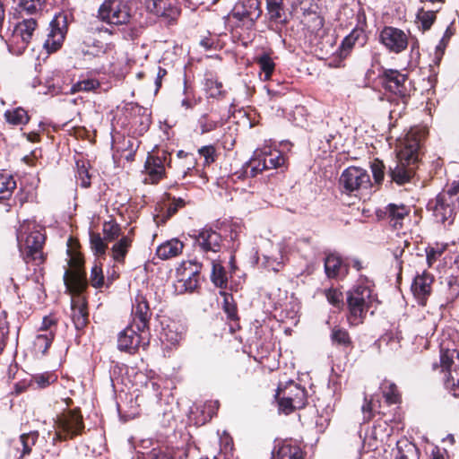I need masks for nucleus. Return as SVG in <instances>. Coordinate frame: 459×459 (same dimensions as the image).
<instances>
[{
    "instance_id": "nucleus-33",
    "label": "nucleus",
    "mask_w": 459,
    "mask_h": 459,
    "mask_svg": "<svg viewBox=\"0 0 459 459\" xmlns=\"http://www.w3.org/2000/svg\"><path fill=\"white\" fill-rule=\"evenodd\" d=\"M204 87L207 98L218 99L223 97L226 93V91L222 90V82H219L218 79L212 75L204 79Z\"/></svg>"
},
{
    "instance_id": "nucleus-2",
    "label": "nucleus",
    "mask_w": 459,
    "mask_h": 459,
    "mask_svg": "<svg viewBox=\"0 0 459 459\" xmlns=\"http://www.w3.org/2000/svg\"><path fill=\"white\" fill-rule=\"evenodd\" d=\"M132 323L117 336V349L134 353L141 343V333L149 331L152 312L145 297L138 294L132 306Z\"/></svg>"
},
{
    "instance_id": "nucleus-29",
    "label": "nucleus",
    "mask_w": 459,
    "mask_h": 459,
    "mask_svg": "<svg viewBox=\"0 0 459 459\" xmlns=\"http://www.w3.org/2000/svg\"><path fill=\"white\" fill-rule=\"evenodd\" d=\"M211 281L221 290H224L228 286V275L221 261H212Z\"/></svg>"
},
{
    "instance_id": "nucleus-22",
    "label": "nucleus",
    "mask_w": 459,
    "mask_h": 459,
    "mask_svg": "<svg viewBox=\"0 0 459 459\" xmlns=\"http://www.w3.org/2000/svg\"><path fill=\"white\" fill-rule=\"evenodd\" d=\"M63 278L66 290L71 293H82L88 286L86 273L79 269L71 274L68 271H65Z\"/></svg>"
},
{
    "instance_id": "nucleus-17",
    "label": "nucleus",
    "mask_w": 459,
    "mask_h": 459,
    "mask_svg": "<svg viewBox=\"0 0 459 459\" xmlns=\"http://www.w3.org/2000/svg\"><path fill=\"white\" fill-rule=\"evenodd\" d=\"M130 114L133 116L131 124L134 128V134L139 136L143 135L149 130L152 124L151 112L144 107L132 103Z\"/></svg>"
},
{
    "instance_id": "nucleus-12",
    "label": "nucleus",
    "mask_w": 459,
    "mask_h": 459,
    "mask_svg": "<svg viewBox=\"0 0 459 459\" xmlns=\"http://www.w3.org/2000/svg\"><path fill=\"white\" fill-rule=\"evenodd\" d=\"M48 30L43 47L48 53H54L62 47L67 33V15L65 13H56L49 22Z\"/></svg>"
},
{
    "instance_id": "nucleus-41",
    "label": "nucleus",
    "mask_w": 459,
    "mask_h": 459,
    "mask_svg": "<svg viewBox=\"0 0 459 459\" xmlns=\"http://www.w3.org/2000/svg\"><path fill=\"white\" fill-rule=\"evenodd\" d=\"M453 34H454V31L450 28V26H448L446 28V30H445L443 37L439 40V43L436 46L435 57L433 60L435 65H438L440 63L442 56L445 53V49L447 46V43H448L450 38L453 36Z\"/></svg>"
},
{
    "instance_id": "nucleus-42",
    "label": "nucleus",
    "mask_w": 459,
    "mask_h": 459,
    "mask_svg": "<svg viewBox=\"0 0 459 459\" xmlns=\"http://www.w3.org/2000/svg\"><path fill=\"white\" fill-rule=\"evenodd\" d=\"M438 9L425 11L423 8H420L418 11L417 19L423 30L430 29V27L432 26L433 22L436 20V13Z\"/></svg>"
},
{
    "instance_id": "nucleus-56",
    "label": "nucleus",
    "mask_w": 459,
    "mask_h": 459,
    "mask_svg": "<svg viewBox=\"0 0 459 459\" xmlns=\"http://www.w3.org/2000/svg\"><path fill=\"white\" fill-rule=\"evenodd\" d=\"M51 378L52 376L49 373H44L33 376L32 380L37 385L38 388L43 389L48 387L54 381Z\"/></svg>"
},
{
    "instance_id": "nucleus-9",
    "label": "nucleus",
    "mask_w": 459,
    "mask_h": 459,
    "mask_svg": "<svg viewBox=\"0 0 459 459\" xmlns=\"http://www.w3.org/2000/svg\"><path fill=\"white\" fill-rule=\"evenodd\" d=\"M378 78L386 91L394 93L402 100L403 108H404L409 96L405 85L408 75L396 69H383L378 74Z\"/></svg>"
},
{
    "instance_id": "nucleus-19",
    "label": "nucleus",
    "mask_w": 459,
    "mask_h": 459,
    "mask_svg": "<svg viewBox=\"0 0 459 459\" xmlns=\"http://www.w3.org/2000/svg\"><path fill=\"white\" fill-rule=\"evenodd\" d=\"M184 326L174 320H165L161 322V330L160 333V339L167 345H177L182 339L184 334Z\"/></svg>"
},
{
    "instance_id": "nucleus-52",
    "label": "nucleus",
    "mask_w": 459,
    "mask_h": 459,
    "mask_svg": "<svg viewBox=\"0 0 459 459\" xmlns=\"http://www.w3.org/2000/svg\"><path fill=\"white\" fill-rule=\"evenodd\" d=\"M75 177L81 187L87 188L91 186V176L88 169L83 164L79 166L77 163V173Z\"/></svg>"
},
{
    "instance_id": "nucleus-30",
    "label": "nucleus",
    "mask_w": 459,
    "mask_h": 459,
    "mask_svg": "<svg viewBox=\"0 0 459 459\" xmlns=\"http://www.w3.org/2000/svg\"><path fill=\"white\" fill-rule=\"evenodd\" d=\"M395 459H419V449L415 444L402 439L396 443Z\"/></svg>"
},
{
    "instance_id": "nucleus-61",
    "label": "nucleus",
    "mask_w": 459,
    "mask_h": 459,
    "mask_svg": "<svg viewBox=\"0 0 459 459\" xmlns=\"http://www.w3.org/2000/svg\"><path fill=\"white\" fill-rule=\"evenodd\" d=\"M198 285L197 271L193 272L184 282L186 290L193 291Z\"/></svg>"
},
{
    "instance_id": "nucleus-27",
    "label": "nucleus",
    "mask_w": 459,
    "mask_h": 459,
    "mask_svg": "<svg viewBox=\"0 0 459 459\" xmlns=\"http://www.w3.org/2000/svg\"><path fill=\"white\" fill-rule=\"evenodd\" d=\"M4 117L5 121L12 126H25L30 121V116L27 110L22 107L8 108L4 111Z\"/></svg>"
},
{
    "instance_id": "nucleus-13",
    "label": "nucleus",
    "mask_w": 459,
    "mask_h": 459,
    "mask_svg": "<svg viewBox=\"0 0 459 459\" xmlns=\"http://www.w3.org/2000/svg\"><path fill=\"white\" fill-rule=\"evenodd\" d=\"M262 14L258 0H238L231 10L230 15L238 22H242L247 29H251Z\"/></svg>"
},
{
    "instance_id": "nucleus-20",
    "label": "nucleus",
    "mask_w": 459,
    "mask_h": 459,
    "mask_svg": "<svg viewBox=\"0 0 459 459\" xmlns=\"http://www.w3.org/2000/svg\"><path fill=\"white\" fill-rule=\"evenodd\" d=\"M144 3L147 10L157 16L173 20L178 14V9L169 0H144Z\"/></svg>"
},
{
    "instance_id": "nucleus-24",
    "label": "nucleus",
    "mask_w": 459,
    "mask_h": 459,
    "mask_svg": "<svg viewBox=\"0 0 459 459\" xmlns=\"http://www.w3.org/2000/svg\"><path fill=\"white\" fill-rule=\"evenodd\" d=\"M383 212L389 223H391L393 227L397 228L398 226L402 227L403 219L410 212V208L403 204H389L385 207Z\"/></svg>"
},
{
    "instance_id": "nucleus-44",
    "label": "nucleus",
    "mask_w": 459,
    "mask_h": 459,
    "mask_svg": "<svg viewBox=\"0 0 459 459\" xmlns=\"http://www.w3.org/2000/svg\"><path fill=\"white\" fill-rule=\"evenodd\" d=\"M89 236L91 248L93 251V253L97 255H104L106 254L107 249V245L104 242V237L101 238V236L99 233H95L91 230L89 232Z\"/></svg>"
},
{
    "instance_id": "nucleus-34",
    "label": "nucleus",
    "mask_w": 459,
    "mask_h": 459,
    "mask_svg": "<svg viewBox=\"0 0 459 459\" xmlns=\"http://www.w3.org/2000/svg\"><path fill=\"white\" fill-rule=\"evenodd\" d=\"M331 342L336 347L343 349L351 348L352 342L347 330L340 327H333L331 332Z\"/></svg>"
},
{
    "instance_id": "nucleus-26",
    "label": "nucleus",
    "mask_w": 459,
    "mask_h": 459,
    "mask_svg": "<svg viewBox=\"0 0 459 459\" xmlns=\"http://www.w3.org/2000/svg\"><path fill=\"white\" fill-rule=\"evenodd\" d=\"M184 244L178 238H172L160 244L156 249V255L162 260H168L181 254Z\"/></svg>"
},
{
    "instance_id": "nucleus-50",
    "label": "nucleus",
    "mask_w": 459,
    "mask_h": 459,
    "mask_svg": "<svg viewBox=\"0 0 459 459\" xmlns=\"http://www.w3.org/2000/svg\"><path fill=\"white\" fill-rule=\"evenodd\" d=\"M250 159L254 160L248 166L250 178H255L264 170H266L264 168V164H262V152H258L255 151Z\"/></svg>"
},
{
    "instance_id": "nucleus-43",
    "label": "nucleus",
    "mask_w": 459,
    "mask_h": 459,
    "mask_svg": "<svg viewBox=\"0 0 459 459\" xmlns=\"http://www.w3.org/2000/svg\"><path fill=\"white\" fill-rule=\"evenodd\" d=\"M256 63L259 65L261 71L264 73L265 79H269L275 67V64L270 55L264 52L256 57Z\"/></svg>"
},
{
    "instance_id": "nucleus-49",
    "label": "nucleus",
    "mask_w": 459,
    "mask_h": 459,
    "mask_svg": "<svg viewBox=\"0 0 459 459\" xmlns=\"http://www.w3.org/2000/svg\"><path fill=\"white\" fill-rule=\"evenodd\" d=\"M370 169L376 184H381L385 174V166L384 162L378 159H375L370 163Z\"/></svg>"
},
{
    "instance_id": "nucleus-25",
    "label": "nucleus",
    "mask_w": 459,
    "mask_h": 459,
    "mask_svg": "<svg viewBox=\"0 0 459 459\" xmlns=\"http://www.w3.org/2000/svg\"><path fill=\"white\" fill-rule=\"evenodd\" d=\"M38 438V431L23 433L19 437V440L15 445L18 459H23L24 457L30 455L32 447L35 446Z\"/></svg>"
},
{
    "instance_id": "nucleus-28",
    "label": "nucleus",
    "mask_w": 459,
    "mask_h": 459,
    "mask_svg": "<svg viewBox=\"0 0 459 459\" xmlns=\"http://www.w3.org/2000/svg\"><path fill=\"white\" fill-rule=\"evenodd\" d=\"M144 168L148 175L153 180L160 179L165 173V165L161 163V160L154 154H148Z\"/></svg>"
},
{
    "instance_id": "nucleus-14",
    "label": "nucleus",
    "mask_w": 459,
    "mask_h": 459,
    "mask_svg": "<svg viewBox=\"0 0 459 459\" xmlns=\"http://www.w3.org/2000/svg\"><path fill=\"white\" fill-rule=\"evenodd\" d=\"M379 41L391 53L399 54L408 47L405 32L398 28L385 26L379 33Z\"/></svg>"
},
{
    "instance_id": "nucleus-48",
    "label": "nucleus",
    "mask_w": 459,
    "mask_h": 459,
    "mask_svg": "<svg viewBox=\"0 0 459 459\" xmlns=\"http://www.w3.org/2000/svg\"><path fill=\"white\" fill-rule=\"evenodd\" d=\"M82 44L86 48H92V51L82 49L84 53H90L93 56H98L100 53L105 52L103 43L100 40H98L90 35H86L83 37Z\"/></svg>"
},
{
    "instance_id": "nucleus-6",
    "label": "nucleus",
    "mask_w": 459,
    "mask_h": 459,
    "mask_svg": "<svg viewBox=\"0 0 459 459\" xmlns=\"http://www.w3.org/2000/svg\"><path fill=\"white\" fill-rule=\"evenodd\" d=\"M55 424L56 430L53 437V444L73 439L81 435L85 428L82 416L76 410H70L57 416Z\"/></svg>"
},
{
    "instance_id": "nucleus-21",
    "label": "nucleus",
    "mask_w": 459,
    "mask_h": 459,
    "mask_svg": "<svg viewBox=\"0 0 459 459\" xmlns=\"http://www.w3.org/2000/svg\"><path fill=\"white\" fill-rule=\"evenodd\" d=\"M272 453L273 459H304L301 448L287 439L279 442Z\"/></svg>"
},
{
    "instance_id": "nucleus-5",
    "label": "nucleus",
    "mask_w": 459,
    "mask_h": 459,
    "mask_svg": "<svg viewBox=\"0 0 459 459\" xmlns=\"http://www.w3.org/2000/svg\"><path fill=\"white\" fill-rule=\"evenodd\" d=\"M419 142L414 140L398 152L396 160L388 167L387 176L390 182L402 186L411 181L419 161Z\"/></svg>"
},
{
    "instance_id": "nucleus-8",
    "label": "nucleus",
    "mask_w": 459,
    "mask_h": 459,
    "mask_svg": "<svg viewBox=\"0 0 459 459\" xmlns=\"http://www.w3.org/2000/svg\"><path fill=\"white\" fill-rule=\"evenodd\" d=\"M371 186L369 174L360 167H348L342 172L339 178L342 192L348 195L360 189H368Z\"/></svg>"
},
{
    "instance_id": "nucleus-55",
    "label": "nucleus",
    "mask_w": 459,
    "mask_h": 459,
    "mask_svg": "<svg viewBox=\"0 0 459 459\" xmlns=\"http://www.w3.org/2000/svg\"><path fill=\"white\" fill-rule=\"evenodd\" d=\"M253 160V159H249L242 165L238 170L235 171L230 176V178L232 180V182L235 183L237 180H243L245 178H250L248 166L252 163Z\"/></svg>"
},
{
    "instance_id": "nucleus-18",
    "label": "nucleus",
    "mask_w": 459,
    "mask_h": 459,
    "mask_svg": "<svg viewBox=\"0 0 459 459\" xmlns=\"http://www.w3.org/2000/svg\"><path fill=\"white\" fill-rule=\"evenodd\" d=\"M433 281V275L426 270L418 273L412 281L411 291L421 305L425 304L427 298L430 295Z\"/></svg>"
},
{
    "instance_id": "nucleus-57",
    "label": "nucleus",
    "mask_w": 459,
    "mask_h": 459,
    "mask_svg": "<svg viewBox=\"0 0 459 459\" xmlns=\"http://www.w3.org/2000/svg\"><path fill=\"white\" fill-rule=\"evenodd\" d=\"M325 296L328 302L334 307H339L342 303V294L335 289L327 290Z\"/></svg>"
},
{
    "instance_id": "nucleus-62",
    "label": "nucleus",
    "mask_w": 459,
    "mask_h": 459,
    "mask_svg": "<svg viewBox=\"0 0 459 459\" xmlns=\"http://www.w3.org/2000/svg\"><path fill=\"white\" fill-rule=\"evenodd\" d=\"M442 254V251H439L432 247H428L426 248V259L429 266H431L432 264L437 260V256Z\"/></svg>"
},
{
    "instance_id": "nucleus-3",
    "label": "nucleus",
    "mask_w": 459,
    "mask_h": 459,
    "mask_svg": "<svg viewBox=\"0 0 459 459\" xmlns=\"http://www.w3.org/2000/svg\"><path fill=\"white\" fill-rule=\"evenodd\" d=\"M372 287V282L363 278L347 291L346 301L349 310L347 318L351 325L361 324L370 307L377 301Z\"/></svg>"
},
{
    "instance_id": "nucleus-46",
    "label": "nucleus",
    "mask_w": 459,
    "mask_h": 459,
    "mask_svg": "<svg viewBox=\"0 0 459 459\" xmlns=\"http://www.w3.org/2000/svg\"><path fill=\"white\" fill-rule=\"evenodd\" d=\"M197 125L200 127V134L210 133L221 126L219 121L210 119L207 113L200 116L197 120Z\"/></svg>"
},
{
    "instance_id": "nucleus-60",
    "label": "nucleus",
    "mask_w": 459,
    "mask_h": 459,
    "mask_svg": "<svg viewBox=\"0 0 459 459\" xmlns=\"http://www.w3.org/2000/svg\"><path fill=\"white\" fill-rule=\"evenodd\" d=\"M218 408H219L218 401L210 402L208 404H205L202 412H204L206 410H208V411H207V415L204 417L203 421L205 422L206 420H210L213 417V415L216 413V411L218 410Z\"/></svg>"
},
{
    "instance_id": "nucleus-53",
    "label": "nucleus",
    "mask_w": 459,
    "mask_h": 459,
    "mask_svg": "<svg viewBox=\"0 0 459 459\" xmlns=\"http://www.w3.org/2000/svg\"><path fill=\"white\" fill-rule=\"evenodd\" d=\"M198 153L204 160V165H210L215 161L216 150L212 144L204 145L198 150Z\"/></svg>"
},
{
    "instance_id": "nucleus-7",
    "label": "nucleus",
    "mask_w": 459,
    "mask_h": 459,
    "mask_svg": "<svg viewBox=\"0 0 459 459\" xmlns=\"http://www.w3.org/2000/svg\"><path fill=\"white\" fill-rule=\"evenodd\" d=\"M440 363L444 372V385L453 396L459 393V352L455 350H441Z\"/></svg>"
},
{
    "instance_id": "nucleus-1",
    "label": "nucleus",
    "mask_w": 459,
    "mask_h": 459,
    "mask_svg": "<svg viewBox=\"0 0 459 459\" xmlns=\"http://www.w3.org/2000/svg\"><path fill=\"white\" fill-rule=\"evenodd\" d=\"M45 238L41 230L18 232L17 240L22 260L14 264L10 278L15 288L20 283L31 281L39 299L41 298V294H45L41 267L44 262L42 248Z\"/></svg>"
},
{
    "instance_id": "nucleus-47",
    "label": "nucleus",
    "mask_w": 459,
    "mask_h": 459,
    "mask_svg": "<svg viewBox=\"0 0 459 459\" xmlns=\"http://www.w3.org/2000/svg\"><path fill=\"white\" fill-rule=\"evenodd\" d=\"M121 228L114 221H105L103 225V235L106 241H113L120 236Z\"/></svg>"
},
{
    "instance_id": "nucleus-37",
    "label": "nucleus",
    "mask_w": 459,
    "mask_h": 459,
    "mask_svg": "<svg viewBox=\"0 0 459 459\" xmlns=\"http://www.w3.org/2000/svg\"><path fill=\"white\" fill-rule=\"evenodd\" d=\"M54 340V333L47 332L45 333L38 334L33 341V348L37 354L44 356L47 354L48 350L51 346Z\"/></svg>"
},
{
    "instance_id": "nucleus-36",
    "label": "nucleus",
    "mask_w": 459,
    "mask_h": 459,
    "mask_svg": "<svg viewBox=\"0 0 459 459\" xmlns=\"http://www.w3.org/2000/svg\"><path fill=\"white\" fill-rule=\"evenodd\" d=\"M363 31L361 30L353 29L342 41L338 51L339 56L342 58H345L350 50L355 45L356 41L359 40V37L362 36Z\"/></svg>"
},
{
    "instance_id": "nucleus-16",
    "label": "nucleus",
    "mask_w": 459,
    "mask_h": 459,
    "mask_svg": "<svg viewBox=\"0 0 459 459\" xmlns=\"http://www.w3.org/2000/svg\"><path fill=\"white\" fill-rule=\"evenodd\" d=\"M350 265L337 253H329L324 258L325 273L328 279L345 277L349 273Z\"/></svg>"
},
{
    "instance_id": "nucleus-15",
    "label": "nucleus",
    "mask_w": 459,
    "mask_h": 459,
    "mask_svg": "<svg viewBox=\"0 0 459 459\" xmlns=\"http://www.w3.org/2000/svg\"><path fill=\"white\" fill-rule=\"evenodd\" d=\"M268 28L274 30L281 34V29L290 21V14L287 13L284 0H266Z\"/></svg>"
},
{
    "instance_id": "nucleus-38",
    "label": "nucleus",
    "mask_w": 459,
    "mask_h": 459,
    "mask_svg": "<svg viewBox=\"0 0 459 459\" xmlns=\"http://www.w3.org/2000/svg\"><path fill=\"white\" fill-rule=\"evenodd\" d=\"M286 158L280 152L269 154L262 152V164H264V168H265L266 170L281 168L284 166Z\"/></svg>"
},
{
    "instance_id": "nucleus-31",
    "label": "nucleus",
    "mask_w": 459,
    "mask_h": 459,
    "mask_svg": "<svg viewBox=\"0 0 459 459\" xmlns=\"http://www.w3.org/2000/svg\"><path fill=\"white\" fill-rule=\"evenodd\" d=\"M133 459H175L173 453L167 447H153L150 451H137Z\"/></svg>"
},
{
    "instance_id": "nucleus-45",
    "label": "nucleus",
    "mask_w": 459,
    "mask_h": 459,
    "mask_svg": "<svg viewBox=\"0 0 459 459\" xmlns=\"http://www.w3.org/2000/svg\"><path fill=\"white\" fill-rule=\"evenodd\" d=\"M383 395L389 404H395L400 401V394L395 384L385 382L383 384Z\"/></svg>"
},
{
    "instance_id": "nucleus-58",
    "label": "nucleus",
    "mask_w": 459,
    "mask_h": 459,
    "mask_svg": "<svg viewBox=\"0 0 459 459\" xmlns=\"http://www.w3.org/2000/svg\"><path fill=\"white\" fill-rule=\"evenodd\" d=\"M46 90H39V94H49L51 96L57 95L61 93L63 91L60 86H56L54 82L52 81H47L45 83Z\"/></svg>"
},
{
    "instance_id": "nucleus-4",
    "label": "nucleus",
    "mask_w": 459,
    "mask_h": 459,
    "mask_svg": "<svg viewBox=\"0 0 459 459\" xmlns=\"http://www.w3.org/2000/svg\"><path fill=\"white\" fill-rule=\"evenodd\" d=\"M427 209L431 212L435 221L450 225L459 211V180L454 181L443 189L435 199L427 204Z\"/></svg>"
},
{
    "instance_id": "nucleus-64",
    "label": "nucleus",
    "mask_w": 459,
    "mask_h": 459,
    "mask_svg": "<svg viewBox=\"0 0 459 459\" xmlns=\"http://www.w3.org/2000/svg\"><path fill=\"white\" fill-rule=\"evenodd\" d=\"M100 83L95 79H83L82 80V91H91L97 89Z\"/></svg>"
},
{
    "instance_id": "nucleus-35",
    "label": "nucleus",
    "mask_w": 459,
    "mask_h": 459,
    "mask_svg": "<svg viewBox=\"0 0 459 459\" xmlns=\"http://www.w3.org/2000/svg\"><path fill=\"white\" fill-rule=\"evenodd\" d=\"M219 294L223 297L222 309L227 315V318L230 321H238V308L232 294L225 290H220Z\"/></svg>"
},
{
    "instance_id": "nucleus-54",
    "label": "nucleus",
    "mask_w": 459,
    "mask_h": 459,
    "mask_svg": "<svg viewBox=\"0 0 459 459\" xmlns=\"http://www.w3.org/2000/svg\"><path fill=\"white\" fill-rule=\"evenodd\" d=\"M186 204V202L183 198H174L173 202L169 205V207L166 210V213L163 215L162 222H165L167 220H169L170 217H172L179 208L184 207Z\"/></svg>"
},
{
    "instance_id": "nucleus-10",
    "label": "nucleus",
    "mask_w": 459,
    "mask_h": 459,
    "mask_svg": "<svg viewBox=\"0 0 459 459\" xmlns=\"http://www.w3.org/2000/svg\"><path fill=\"white\" fill-rule=\"evenodd\" d=\"M188 236L193 240V246L203 253L221 251L222 237L220 232L210 226L200 230H192Z\"/></svg>"
},
{
    "instance_id": "nucleus-40",
    "label": "nucleus",
    "mask_w": 459,
    "mask_h": 459,
    "mask_svg": "<svg viewBox=\"0 0 459 459\" xmlns=\"http://www.w3.org/2000/svg\"><path fill=\"white\" fill-rule=\"evenodd\" d=\"M15 188L16 181L13 176L0 175V199L4 200L7 197H12Z\"/></svg>"
},
{
    "instance_id": "nucleus-59",
    "label": "nucleus",
    "mask_w": 459,
    "mask_h": 459,
    "mask_svg": "<svg viewBox=\"0 0 459 459\" xmlns=\"http://www.w3.org/2000/svg\"><path fill=\"white\" fill-rule=\"evenodd\" d=\"M280 409L289 412L296 408L295 399L291 396L282 397L278 402Z\"/></svg>"
},
{
    "instance_id": "nucleus-63",
    "label": "nucleus",
    "mask_w": 459,
    "mask_h": 459,
    "mask_svg": "<svg viewBox=\"0 0 459 459\" xmlns=\"http://www.w3.org/2000/svg\"><path fill=\"white\" fill-rule=\"evenodd\" d=\"M361 411L363 413V420L364 421H368L372 418V404L371 401H368L367 397L364 399V403L361 407Z\"/></svg>"
},
{
    "instance_id": "nucleus-39",
    "label": "nucleus",
    "mask_w": 459,
    "mask_h": 459,
    "mask_svg": "<svg viewBox=\"0 0 459 459\" xmlns=\"http://www.w3.org/2000/svg\"><path fill=\"white\" fill-rule=\"evenodd\" d=\"M130 245L131 239L128 237H122L116 244H114L111 248L114 260L117 262H123Z\"/></svg>"
},
{
    "instance_id": "nucleus-23",
    "label": "nucleus",
    "mask_w": 459,
    "mask_h": 459,
    "mask_svg": "<svg viewBox=\"0 0 459 459\" xmlns=\"http://www.w3.org/2000/svg\"><path fill=\"white\" fill-rule=\"evenodd\" d=\"M36 27L37 22L33 18L24 19L22 22H20L15 25L13 37L16 39H21L22 46L20 48L22 50L26 48L30 39H32Z\"/></svg>"
},
{
    "instance_id": "nucleus-32",
    "label": "nucleus",
    "mask_w": 459,
    "mask_h": 459,
    "mask_svg": "<svg viewBox=\"0 0 459 459\" xmlns=\"http://www.w3.org/2000/svg\"><path fill=\"white\" fill-rule=\"evenodd\" d=\"M72 321L77 331L82 330L88 323V312L84 304L75 306L72 304Z\"/></svg>"
},
{
    "instance_id": "nucleus-11",
    "label": "nucleus",
    "mask_w": 459,
    "mask_h": 459,
    "mask_svg": "<svg viewBox=\"0 0 459 459\" xmlns=\"http://www.w3.org/2000/svg\"><path fill=\"white\" fill-rule=\"evenodd\" d=\"M98 17L110 25H124L131 18L129 7L117 0H105L98 10Z\"/></svg>"
},
{
    "instance_id": "nucleus-51",
    "label": "nucleus",
    "mask_w": 459,
    "mask_h": 459,
    "mask_svg": "<svg viewBox=\"0 0 459 459\" xmlns=\"http://www.w3.org/2000/svg\"><path fill=\"white\" fill-rule=\"evenodd\" d=\"M91 284L92 287L99 289L104 284V275L101 266L95 264L91 270Z\"/></svg>"
}]
</instances>
